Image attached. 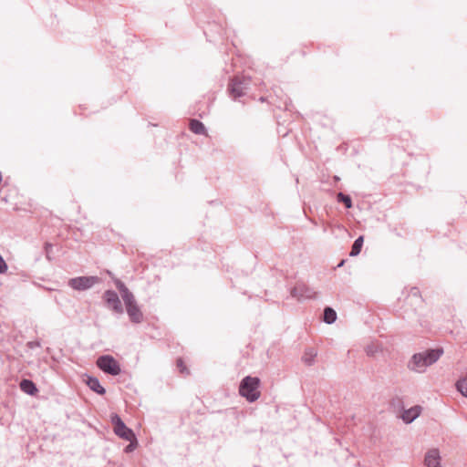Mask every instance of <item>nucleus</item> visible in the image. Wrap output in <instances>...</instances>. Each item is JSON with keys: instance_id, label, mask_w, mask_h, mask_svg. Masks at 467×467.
Listing matches in <instances>:
<instances>
[{"instance_id": "obj_1", "label": "nucleus", "mask_w": 467, "mask_h": 467, "mask_svg": "<svg viewBox=\"0 0 467 467\" xmlns=\"http://www.w3.org/2000/svg\"><path fill=\"white\" fill-rule=\"evenodd\" d=\"M443 354L441 348H429L425 351L415 353L408 362V368L411 371L422 373L434 364Z\"/></svg>"}, {"instance_id": "obj_2", "label": "nucleus", "mask_w": 467, "mask_h": 467, "mask_svg": "<svg viewBox=\"0 0 467 467\" xmlns=\"http://www.w3.org/2000/svg\"><path fill=\"white\" fill-rule=\"evenodd\" d=\"M260 379L257 377H244L239 386V393L247 401L254 402L260 397L258 390Z\"/></svg>"}, {"instance_id": "obj_3", "label": "nucleus", "mask_w": 467, "mask_h": 467, "mask_svg": "<svg viewBox=\"0 0 467 467\" xmlns=\"http://www.w3.org/2000/svg\"><path fill=\"white\" fill-rule=\"evenodd\" d=\"M96 364L100 370L111 376H118L121 372L119 363L111 355L99 357Z\"/></svg>"}, {"instance_id": "obj_4", "label": "nucleus", "mask_w": 467, "mask_h": 467, "mask_svg": "<svg viewBox=\"0 0 467 467\" xmlns=\"http://www.w3.org/2000/svg\"><path fill=\"white\" fill-rule=\"evenodd\" d=\"M250 83V77H235L230 82L228 90L231 96L236 99L237 98H241L245 94L246 90L249 88Z\"/></svg>"}, {"instance_id": "obj_5", "label": "nucleus", "mask_w": 467, "mask_h": 467, "mask_svg": "<svg viewBox=\"0 0 467 467\" xmlns=\"http://www.w3.org/2000/svg\"><path fill=\"white\" fill-rule=\"evenodd\" d=\"M101 283V278L95 275H83L69 279L68 285L77 291H85L97 284Z\"/></svg>"}, {"instance_id": "obj_6", "label": "nucleus", "mask_w": 467, "mask_h": 467, "mask_svg": "<svg viewBox=\"0 0 467 467\" xmlns=\"http://www.w3.org/2000/svg\"><path fill=\"white\" fill-rule=\"evenodd\" d=\"M111 423L113 425L114 433L123 439V440H130L135 439V433L132 429L129 428L119 414L113 413L110 416Z\"/></svg>"}, {"instance_id": "obj_7", "label": "nucleus", "mask_w": 467, "mask_h": 467, "mask_svg": "<svg viewBox=\"0 0 467 467\" xmlns=\"http://www.w3.org/2000/svg\"><path fill=\"white\" fill-rule=\"evenodd\" d=\"M102 298L106 306L109 310L119 315H122L124 313V308L116 291L111 289L106 290L103 293Z\"/></svg>"}, {"instance_id": "obj_8", "label": "nucleus", "mask_w": 467, "mask_h": 467, "mask_svg": "<svg viewBox=\"0 0 467 467\" xmlns=\"http://www.w3.org/2000/svg\"><path fill=\"white\" fill-rule=\"evenodd\" d=\"M290 294L299 301L313 298L316 295L315 291L303 282L296 283Z\"/></svg>"}, {"instance_id": "obj_9", "label": "nucleus", "mask_w": 467, "mask_h": 467, "mask_svg": "<svg viewBox=\"0 0 467 467\" xmlns=\"http://www.w3.org/2000/svg\"><path fill=\"white\" fill-rule=\"evenodd\" d=\"M114 285L119 290L125 306L137 302L133 293L130 291L127 285L120 279L114 278Z\"/></svg>"}, {"instance_id": "obj_10", "label": "nucleus", "mask_w": 467, "mask_h": 467, "mask_svg": "<svg viewBox=\"0 0 467 467\" xmlns=\"http://www.w3.org/2000/svg\"><path fill=\"white\" fill-rule=\"evenodd\" d=\"M125 309L131 323L140 324L143 321V313L140 310V307L139 306L137 302L126 306Z\"/></svg>"}, {"instance_id": "obj_11", "label": "nucleus", "mask_w": 467, "mask_h": 467, "mask_svg": "<svg viewBox=\"0 0 467 467\" xmlns=\"http://www.w3.org/2000/svg\"><path fill=\"white\" fill-rule=\"evenodd\" d=\"M420 412L421 407L415 405L408 410H403L400 418L406 424H409L414 421L420 415Z\"/></svg>"}, {"instance_id": "obj_12", "label": "nucleus", "mask_w": 467, "mask_h": 467, "mask_svg": "<svg viewBox=\"0 0 467 467\" xmlns=\"http://www.w3.org/2000/svg\"><path fill=\"white\" fill-rule=\"evenodd\" d=\"M440 452L437 449L430 450L425 456V464L427 467H441Z\"/></svg>"}, {"instance_id": "obj_13", "label": "nucleus", "mask_w": 467, "mask_h": 467, "mask_svg": "<svg viewBox=\"0 0 467 467\" xmlns=\"http://www.w3.org/2000/svg\"><path fill=\"white\" fill-rule=\"evenodd\" d=\"M86 384L88 387L99 395H104L106 393V389L103 386H101L98 378L93 376H88Z\"/></svg>"}, {"instance_id": "obj_14", "label": "nucleus", "mask_w": 467, "mask_h": 467, "mask_svg": "<svg viewBox=\"0 0 467 467\" xmlns=\"http://www.w3.org/2000/svg\"><path fill=\"white\" fill-rule=\"evenodd\" d=\"M19 386L20 389L27 395L35 396L38 392L36 385L31 379H22Z\"/></svg>"}, {"instance_id": "obj_15", "label": "nucleus", "mask_w": 467, "mask_h": 467, "mask_svg": "<svg viewBox=\"0 0 467 467\" xmlns=\"http://www.w3.org/2000/svg\"><path fill=\"white\" fill-rule=\"evenodd\" d=\"M189 129L194 134L207 135V130H206L204 124L197 119H192L190 120Z\"/></svg>"}, {"instance_id": "obj_16", "label": "nucleus", "mask_w": 467, "mask_h": 467, "mask_svg": "<svg viewBox=\"0 0 467 467\" xmlns=\"http://www.w3.org/2000/svg\"><path fill=\"white\" fill-rule=\"evenodd\" d=\"M317 355V352L314 348H308L305 350V353L302 357V360L306 366L310 367L315 363V358Z\"/></svg>"}, {"instance_id": "obj_17", "label": "nucleus", "mask_w": 467, "mask_h": 467, "mask_svg": "<svg viewBox=\"0 0 467 467\" xmlns=\"http://www.w3.org/2000/svg\"><path fill=\"white\" fill-rule=\"evenodd\" d=\"M323 320L327 324H333L337 320V312L330 306H326L323 312Z\"/></svg>"}, {"instance_id": "obj_18", "label": "nucleus", "mask_w": 467, "mask_h": 467, "mask_svg": "<svg viewBox=\"0 0 467 467\" xmlns=\"http://www.w3.org/2000/svg\"><path fill=\"white\" fill-rule=\"evenodd\" d=\"M363 244H364V236L363 235H359L354 241V243H353V244L351 246V250H350L349 255L353 256V257L358 255L360 254V252H361Z\"/></svg>"}, {"instance_id": "obj_19", "label": "nucleus", "mask_w": 467, "mask_h": 467, "mask_svg": "<svg viewBox=\"0 0 467 467\" xmlns=\"http://www.w3.org/2000/svg\"><path fill=\"white\" fill-rule=\"evenodd\" d=\"M456 389L463 397L467 398V373L466 376L457 380Z\"/></svg>"}, {"instance_id": "obj_20", "label": "nucleus", "mask_w": 467, "mask_h": 467, "mask_svg": "<svg viewBox=\"0 0 467 467\" xmlns=\"http://www.w3.org/2000/svg\"><path fill=\"white\" fill-rule=\"evenodd\" d=\"M365 350L368 357H376L378 353L382 351V348L379 343H371L366 347Z\"/></svg>"}, {"instance_id": "obj_21", "label": "nucleus", "mask_w": 467, "mask_h": 467, "mask_svg": "<svg viewBox=\"0 0 467 467\" xmlns=\"http://www.w3.org/2000/svg\"><path fill=\"white\" fill-rule=\"evenodd\" d=\"M337 201L342 202L347 209H350L353 206L351 197L341 192L337 194Z\"/></svg>"}, {"instance_id": "obj_22", "label": "nucleus", "mask_w": 467, "mask_h": 467, "mask_svg": "<svg viewBox=\"0 0 467 467\" xmlns=\"http://www.w3.org/2000/svg\"><path fill=\"white\" fill-rule=\"evenodd\" d=\"M130 443L124 448V451L129 453L133 451L138 446V440L135 436V439L127 440Z\"/></svg>"}, {"instance_id": "obj_23", "label": "nucleus", "mask_w": 467, "mask_h": 467, "mask_svg": "<svg viewBox=\"0 0 467 467\" xmlns=\"http://www.w3.org/2000/svg\"><path fill=\"white\" fill-rule=\"evenodd\" d=\"M52 247L51 244L49 243H46L45 244V250H46V253H47V258L48 260H50V257H49V249Z\"/></svg>"}, {"instance_id": "obj_24", "label": "nucleus", "mask_w": 467, "mask_h": 467, "mask_svg": "<svg viewBox=\"0 0 467 467\" xmlns=\"http://www.w3.org/2000/svg\"><path fill=\"white\" fill-rule=\"evenodd\" d=\"M410 294L414 296H417L420 294V291L417 287H412L410 289Z\"/></svg>"}, {"instance_id": "obj_25", "label": "nucleus", "mask_w": 467, "mask_h": 467, "mask_svg": "<svg viewBox=\"0 0 467 467\" xmlns=\"http://www.w3.org/2000/svg\"><path fill=\"white\" fill-rule=\"evenodd\" d=\"M177 366H178V367H180V368H181V370H182V371L185 368V367L183 366V362H182V359H178V360H177Z\"/></svg>"}, {"instance_id": "obj_26", "label": "nucleus", "mask_w": 467, "mask_h": 467, "mask_svg": "<svg viewBox=\"0 0 467 467\" xmlns=\"http://www.w3.org/2000/svg\"><path fill=\"white\" fill-rule=\"evenodd\" d=\"M345 263H346V259H342V260L337 264V267H336V268H340V267H342V266L345 265Z\"/></svg>"}, {"instance_id": "obj_27", "label": "nucleus", "mask_w": 467, "mask_h": 467, "mask_svg": "<svg viewBox=\"0 0 467 467\" xmlns=\"http://www.w3.org/2000/svg\"><path fill=\"white\" fill-rule=\"evenodd\" d=\"M106 273L114 281V278H116V277L114 276L113 273L109 270H107Z\"/></svg>"}, {"instance_id": "obj_28", "label": "nucleus", "mask_w": 467, "mask_h": 467, "mask_svg": "<svg viewBox=\"0 0 467 467\" xmlns=\"http://www.w3.org/2000/svg\"><path fill=\"white\" fill-rule=\"evenodd\" d=\"M333 179H334L335 182H338L340 180L339 177L337 176V175H335Z\"/></svg>"}, {"instance_id": "obj_29", "label": "nucleus", "mask_w": 467, "mask_h": 467, "mask_svg": "<svg viewBox=\"0 0 467 467\" xmlns=\"http://www.w3.org/2000/svg\"><path fill=\"white\" fill-rule=\"evenodd\" d=\"M2 181H3V176H2V172L0 171V184L2 183Z\"/></svg>"}]
</instances>
